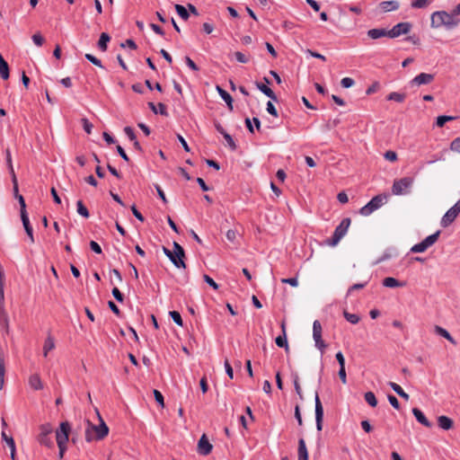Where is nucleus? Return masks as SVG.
I'll return each mask as SVG.
<instances>
[{
  "mask_svg": "<svg viewBox=\"0 0 460 460\" xmlns=\"http://www.w3.org/2000/svg\"><path fill=\"white\" fill-rule=\"evenodd\" d=\"M97 414L100 419L99 425H93L89 420L86 421L87 427L85 429V440L87 442H92L93 440H102L109 433V428L106 423L102 419L98 411Z\"/></svg>",
  "mask_w": 460,
  "mask_h": 460,
  "instance_id": "obj_1",
  "label": "nucleus"
},
{
  "mask_svg": "<svg viewBox=\"0 0 460 460\" xmlns=\"http://www.w3.org/2000/svg\"><path fill=\"white\" fill-rule=\"evenodd\" d=\"M459 19L453 16L452 13H447L445 11H438L431 15V27L438 28L445 25L448 29L456 27L459 23Z\"/></svg>",
  "mask_w": 460,
  "mask_h": 460,
  "instance_id": "obj_2",
  "label": "nucleus"
},
{
  "mask_svg": "<svg viewBox=\"0 0 460 460\" xmlns=\"http://www.w3.org/2000/svg\"><path fill=\"white\" fill-rule=\"evenodd\" d=\"M413 181L414 179L412 177H403L399 180H394L392 186V193L394 195H405L409 193Z\"/></svg>",
  "mask_w": 460,
  "mask_h": 460,
  "instance_id": "obj_3",
  "label": "nucleus"
},
{
  "mask_svg": "<svg viewBox=\"0 0 460 460\" xmlns=\"http://www.w3.org/2000/svg\"><path fill=\"white\" fill-rule=\"evenodd\" d=\"M387 196L385 194H379L372 198V199L360 208V214L363 216H369L375 210L381 208L385 202Z\"/></svg>",
  "mask_w": 460,
  "mask_h": 460,
  "instance_id": "obj_4",
  "label": "nucleus"
},
{
  "mask_svg": "<svg viewBox=\"0 0 460 460\" xmlns=\"http://www.w3.org/2000/svg\"><path fill=\"white\" fill-rule=\"evenodd\" d=\"M350 223L351 220L349 217L343 218L340 225L335 228L333 235L332 236V239L329 241V244L336 245L340 242V240L346 234L350 226Z\"/></svg>",
  "mask_w": 460,
  "mask_h": 460,
  "instance_id": "obj_5",
  "label": "nucleus"
},
{
  "mask_svg": "<svg viewBox=\"0 0 460 460\" xmlns=\"http://www.w3.org/2000/svg\"><path fill=\"white\" fill-rule=\"evenodd\" d=\"M439 234L440 231H437L436 233L427 236L422 242L413 245L410 249V252L416 253L425 252L429 247H430L438 241Z\"/></svg>",
  "mask_w": 460,
  "mask_h": 460,
  "instance_id": "obj_6",
  "label": "nucleus"
},
{
  "mask_svg": "<svg viewBox=\"0 0 460 460\" xmlns=\"http://www.w3.org/2000/svg\"><path fill=\"white\" fill-rule=\"evenodd\" d=\"M40 435L38 438V441L40 445L45 446L49 448H51L54 447L53 440L49 437V435L52 433V427L49 423H45L40 425Z\"/></svg>",
  "mask_w": 460,
  "mask_h": 460,
  "instance_id": "obj_7",
  "label": "nucleus"
},
{
  "mask_svg": "<svg viewBox=\"0 0 460 460\" xmlns=\"http://www.w3.org/2000/svg\"><path fill=\"white\" fill-rule=\"evenodd\" d=\"M322 332H323L322 324L318 320H315L313 323V338H314V341L315 343V347L318 349H320L322 353H323L327 345L322 339Z\"/></svg>",
  "mask_w": 460,
  "mask_h": 460,
  "instance_id": "obj_8",
  "label": "nucleus"
},
{
  "mask_svg": "<svg viewBox=\"0 0 460 460\" xmlns=\"http://www.w3.org/2000/svg\"><path fill=\"white\" fill-rule=\"evenodd\" d=\"M459 213L460 199L452 208H450L443 216L440 222L441 226L443 227H447L448 226H450L455 221Z\"/></svg>",
  "mask_w": 460,
  "mask_h": 460,
  "instance_id": "obj_9",
  "label": "nucleus"
},
{
  "mask_svg": "<svg viewBox=\"0 0 460 460\" xmlns=\"http://www.w3.org/2000/svg\"><path fill=\"white\" fill-rule=\"evenodd\" d=\"M411 29L410 22H399L388 31L389 38H396L402 34H407Z\"/></svg>",
  "mask_w": 460,
  "mask_h": 460,
  "instance_id": "obj_10",
  "label": "nucleus"
},
{
  "mask_svg": "<svg viewBox=\"0 0 460 460\" xmlns=\"http://www.w3.org/2000/svg\"><path fill=\"white\" fill-rule=\"evenodd\" d=\"M314 402L316 429L318 431H321L323 429V407L317 392L315 393Z\"/></svg>",
  "mask_w": 460,
  "mask_h": 460,
  "instance_id": "obj_11",
  "label": "nucleus"
},
{
  "mask_svg": "<svg viewBox=\"0 0 460 460\" xmlns=\"http://www.w3.org/2000/svg\"><path fill=\"white\" fill-rule=\"evenodd\" d=\"M434 80V75L432 74H427V73H420V75H416L411 82L410 84L411 86L417 85L420 86L421 84H429Z\"/></svg>",
  "mask_w": 460,
  "mask_h": 460,
  "instance_id": "obj_12",
  "label": "nucleus"
},
{
  "mask_svg": "<svg viewBox=\"0 0 460 460\" xmlns=\"http://www.w3.org/2000/svg\"><path fill=\"white\" fill-rule=\"evenodd\" d=\"M212 445L207 436L203 434L198 443V451L202 456H208L212 451Z\"/></svg>",
  "mask_w": 460,
  "mask_h": 460,
  "instance_id": "obj_13",
  "label": "nucleus"
},
{
  "mask_svg": "<svg viewBox=\"0 0 460 460\" xmlns=\"http://www.w3.org/2000/svg\"><path fill=\"white\" fill-rule=\"evenodd\" d=\"M0 332L9 333V322L4 310V300H0Z\"/></svg>",
  "mask_w": 460,
  "mask_h": 460,
  "instance_id": "obj_14",
  "label": "nucleus"
},
{
  "mask_svg": "<svg viewBox=\"0 0 460 460\" xmlns=\"http://www.w3.org/2000/svg\"><path fill=\"white\" fill-rule=\"evenodd\" d=\"M255 85L266 96H268L269 98H270L274 102H278L277 95L275 94V93L267 84L256 81L255 82Z\"/></svg>",
  "mask_w": 460,
  "mask_h": 460,
  "instance_id": "obj_15",
  "label": "nucleus"
},
{
  "mask_svg": "<svg viewBox=\"0 0 460 460\" xmlns=\"http://www.w3.org/2000/svg\"><path fill=\"white\" fill-rule=\"evenodd\" d=\"M412 413H413L414 417L416 418V420L423 426H425L427 428H430L432 426L431 422L426 418L424 413L420 409L413 408Z\"/></svg>",
  "mask_w": 460,
  "mask_h": 460,
  "instance_id": "obj_16",
  "label": "nucleus"
},
{
  "mask_svg": "<svg viewBox=\"0 0 460 460\" xmlns=\"http://www.w3.org/2000/svg\"><path fill=\"white\" fill-rule=\"evenodd\" d=\"M438 425L440 429L448 430L453 428L454 421L449 417L442 415L438 418Z\"/></svg>",
  "mask_w": 460,
  "mask_h": 460,
  "instance_id": "obj_17",
  "label": "nucleus"
},
{
  "mask_svg": "<svg viewBox=\"0 0 460 460\" xmlns=\"http://www.w3.org/2000/svg\"><path fill=\"white\" fill-rule=\"evenodd\" d=\"M154 249L155 250V252H153L152 250H148L147 252V254L149 256H160V251H162L164 252V255H166L168 257V259H175V257H173V254H172V251L169 250L168 248L164 247V246H160V247H156V246H154Z\"/></svg>",
  "mask_w": 460,
  "mask_h": 460,
  "instance_id": "obj_18",
  "label": "nucleus"
},
{
  "mask_svg": "<svg viewBox=\"0 0 460 460\" xmlns=\"http://www.w3.org/2000/svg\"><path fill=\"white\" fill-rule=\"evenodd\" d=\"M29 385L33 390H41L43 384L39 374H33L29 377Z\"/></svg>",
  "mask_w": 460,
  "mask_h": 460,
  "instance_id": "obj_19",
  "label": "nucleus"
},
{
  "mask_svg": "<svg viewBox=\"0 0 460 460\" xmlns=\"http://www.w3.org/2000/svg\"><path fill=\"white\" fill-rule=\"evenodd\" d=\"M380 8L384 12H390V11H395L399 8L400 4L397 1L391 0V1H383L379 4Z\"/></svg>",
  "mask_w": 460,
  "mask_h": 460,
  "instance_id": "obj_20",
  "label": "nucleus"
},
{
  "mask_svg": "<svg viewBox=\"0 0 460 460\" xmlns=\"http://www.w3.org/2000/svg\"><path fill=\"white\" fill-rule=\"evenodd\" d=\"M298 460H308V452L304 438L298 440Z\"/></svg>",
  "mask_w": 460,
  "mask_h": 460,
  "instance_id": "obj_21",
  "label": "nucleus"
},
{
  "mask_svg": "<svg viewBox=\"0 0 460 460\" xmlns=\"http://www.w3.org/2000/svg\"><path fill=\"white\" fill-rule=\"evenodd\" d=\"M217 91L219 93V95L221 96V98L226 102L228 109L230 111H233L234 107H233L232 96L226 91H225L223 88H221L218 85L217 86Z\"/></svg>",
  "mask_w": 460,
  "mask_h": 460,
  "instance_id": "obj_22",
  "label": "nucleus"
},
{
  "mask_svg": "<svg viewBox=\"0 0 460 460\" xmlns=\"http://www.w3.org/2000/svg\"><path fill=\"white\" fill-rule=\"evenodd\" d=\"M0 75L4 80H7L10 76V69L8 63L4 59L0 54Z\"/></svg>",
  "mask_w": 460,
  "mask_h": 460,
  "instance_id": "obj_23",
  "label": "nucleus"
},
{
  "mask_svg": "<svg viewBox=\"0 0 460 460\" xmlns=\"http://www.w3.org/2000/svg\"><path fill=\"white\" fill-rule=\"evenodd\" d=\"M367 36L373 40L388 37V31L385 29H371L367 31Z\"/></svg>",
  "mask_w": 460,
  "mask_h": 460,
  "instance_id": "obj_24",
  "label": "nucleus"
},
{
  "mask_svg": "<svg viewBox=\"0 0 460 460\" xmlns=\"http://www.w3.org/2000/svg\"><path fill=\"white\" fill-rule=\"evenodd\" d=\"M21 219L24 227V230L27 234V235L30 237L31 241L33 242V229L30 224L29 217L28 215H22L21 216Z\"/></svg>",
  "mask_w": 460,
  "mask_h": 460,
  "instance_id": "obj_25",
  "label": "nucleus"
},
{
  "mask_svg": "<svg viewBox=\"0 0 460 460\" xmlns=\"http://www.w3.org/2000/svg\"><path fill=\"white\" fill-rule=\"evenodd\" d=\"M55 348L54 338L49 334L46 338L43 345V356L46 358L48 353Z\"/></svg>",
  "mask_w": 460,
  "mask_h": 460,
  "instance_id": "obj_26",
  "label": "nucleus"
},
{
  "mask_svg": "<svg viewBox=\"0 0 460 460\" xmlns=\"http://www.w3.org/2000/svg\"><path fill=\"white\" fill-rule=\"evenodd\" d=\"M111 40V37L108 33L102 32L100 35L97 46L102 51H106L108 48V42Z\"/></svg>",
  "mask_w": 460,
  "mask_h": 460,
  "instance_id": "obj_27",
  "label": "nucleus"
},
{
  "mask_svg": "<svg viewBox=\"0 0 460 460\" xmlns=\"http://www.w3.org/2000/svg\"><path fill=\"white\" fill-rule=\"evenodd\" d=\"M173 257L175 259H185V252L181 245H180L178 243L173 242V251H172Z\"/></svg>",
  "mask_w": 460,
  "mask_h": 460,
  "instance_id": "obj_28",
  "label": "nucleus"
},
{
  "mask_svg": "<svg viewBox=\"0 0 460 460\" xmlns=\"http://www.w3.org/2000/svg\"><path fill=\"white\" fill-rule=\"evenodd\" d=\"M276 345L279 348H284L287 352L289 350L288 340H287V334H281L279 335L275 339Z\"/></svg>",
  "mask_w": 460,
  "mask_h": 460,
  "instance_id": "obj_29",
  "label": "nucleus"
},
{
  "mask_svg": "<svg viewBox=\"0 0 460 460\" xmlns=\"http://www.w3.org/2000/svg\"><path fill=\"white\" fill-rule=\"evenodd\" d=\"M402 254L399 252V251L396 248L390 247L385 250V252H384V254L382 255V257L380 259H384V260L392 259L394 257H399Z\"/></svg>",
  "mask_w": 460,
  "mask_h": 460,
  "instance_id": "obj_30",
  "label": "nucleus"
},
{
  "mask_svg": "<svg viewBox=\"0 0 460 460\" xmlns=\"http://www.w3.org/2000/svg\"><path fill=\"white\" fill-rule=\"evenodd\" d=\"M383 285L386 288H397V287H402L403 283H401L394 278L387 277V278L384 279Z\"/></svg>",
  "mask_w": 460,
  "mask_h": 460,
  "instance_id": "obj_31",
  "label": "nucleus"
},
{
  "mask_svg": "<svg viewBox=\"0 0 460 460\" xmlns=\"http://www.w3.org/2000/svg\"><path fill=\"white\" fill-rule=\"evenodd\" d=\"M174 8H175V11L176 13H178V15L183 19L184 21H187L190 17V13L188 12V10L186 9V7H184L183 5L181 4H176L174 5Z\"/></svg>",
  "mask_w": 460,
  "mask_h": 460,
  "instance_id": "obj_32",
  "label": "nucleus"
},
{
  "mask_svg": "<svg viewBox=\"0 0 460 460\" xmlns=\"http://www.w3.org/2000/svg\"><path fill=\"white\" fill-rule=\"evenodd\" d=\"M405 98H406L405 93H397V92H392L386 97V99L388 101H394L396 102H404Z\"/></svg>",
  "mask_w": 460,
  "mask_h": 460,
  "instance_id": "obj_33",
  "label": "nucleus"
},
{
  "mask_svg": "<svg viewBox=\"0 0 460 460\" xmlns=\"http://www.w3.org/2000/svg\"><path fill=\"white\" fill-rule=\"evenodd\" d=\"M77 213L84 217V218H88L90 217V213L87 208L84 205L82 200H78L76 202Z\"/></svg>",
  "mask_w": 460,
  "mask_h": 460,
  "instance_id": "obj_34",
  "label": "nucleus"
},
{
  "mask_svg": "<svg viewBox=\"0 0 460 460\" xmlns=\"http://www.w3.org/2000/svg\"><path fill=\"white\" fill-rule=\"evenodd\" d=\"M365 401L371 406L376 407L377 405V400L373 392H367L364 394Z\"/></svg>",
  "mask_w": 460,
  "mask_h": 460,
  "instance_id": "obj_35",
  "label": "nucleus"
},
{
  "mask_svg": "<svg viewBox=\"0 0 460 460\" xmlns=\"http://www.w3.org/2000/svg\"><path fill=\"white\" fill-rule=\"evenodd\" d=\"M343 315L345 319L352 324H357L360 320V317L358 314H350L347 311L343 312Z\"/></svg>",
  "mask_w": 460,
  "mask_h": 460,
  "instance_id": "obj_36",
  "label": "nucleus"
},
{
  "mask_svg": "<svg viewBox=\"0 0 460 460\" xmlns=\"http://www.w3.org/2000/svg\"><path fill=\"white\" fill-rule=\"evenodd\" d=\"M5 160H6V164L8 166L10 174H11V176H13V174H15V172H14V170H13L11 151H10L9 148H7L5 150Z\"/></svg>",
  "mask_w": 460,
  "mask_h": 460,
  "instance_id": "obj_37",
  "label": "nucleus"
},
{
  "mask_svg": "<svg viewBox=\"0 0 460 460\" xmlns=\"http://www.w3.org/2000/svg\"><path fill=\"white\" fill-rule=\"evenodd\" d=\"M454 119H455V118L452 116L441 115L437 118L436 124L438 127L441 128L446 124V122L451 121Z\"/></svg>",
  "mask_w": 460,
  "mask_h": 460,
  "instance_id": "obj_38",
  "label": "nucleus"
},
{
  "mask_svg": "<svg viewBox=\"0 0 460 460\" xmlns=\"http://www.w3.org/2000/svg\"><path fill=\"white\" fill-rule=\"evenodd\" d=\"M434 332L437 334V335H439L443 338H445L447 340V338H448L449 335H451L447 330H446L445 328L439 326V325H435L434 326Z\"/></svg>",
  "mask_w": 460,
  "mask_h": 460,
  "instance_id": "obj_39",
  "label": "nucleus"
},
{
  "mask_svg": "<svg viewBox=\"0 0 460 460\" xmlns=\"http://www.w3.org/2000/svg\"><path fill=\"white\" fill-rule=\"evenodd\" d=\"M170 316L172 317V321L179 326H182L183 325V322H182V319H181V316L179 312L177 311H171L169 313Z\"/></svg>",
  "mask_w": 460,
  "mask_h": 460,
  "instance_id": "obj_40",
  "label": "nucleus"
},
{
  "mask_svg": "<svg viewBox=\"0 0 460 460\" xmlns=\"http://www.w3.org/2000/svg\"><path fill=\"white\" fill-rule=\"evenodd\" d=\"M70 431V425L68 422H61L60 428L57 430V433L62 434L64 436L68 437Z\"/></svg>",
  "mask_w": 460,
  "mask_h": 460,
  "instance_id": "obj_41",
  "label": "nucleus"
},
{
  "mask_svg": "<svg viewBox=\"0 0 460 460\" xmlns=\"http://www.w3.org/2000/svg\"><path fill=\"white\" fill-rule=\"evenodd\" d=\"M430 3L429 0H412L411 7L412 8H425Z\"/></svg>",
  "mask_w": 460,
  "mask_h": 460,
  "instance_id": "obj_42",
  "label": "nucleus"
},
{
  "mask_svg": "<svg viewBox=\"0 0 460 460\" xmlns=\"http://www.w3.org/2000/svg\"><path fill=\"white\" fill-rule=\"evenodd\" d=\"M224 138L226 139L227 145L231 148V150L235 151L237 149V146L235 142L234 141L231 135H229L227 132L223 135Z\"/></svg>",
  "mask_w": 460,
  "mask_h": 460,
  "instance_id": "obj_43",
  "label": "nucleus"
},
{
  "mask_svg": "<svg viewBox=\"0 0 460 460\" xmlns=\"http://www.w3.org/2000/svg\"><path fill=\"white\" fill-rule=\"evenodd\" d=\"M56 440H57L58 447H61V445L66 446V443L68 441V437L64 436L59 433H56Z\"/></svg>",
  "mask_w": 460,
  "mask_h": 460,
  "instance_id": "obj_44",
  "label": "nucleus"
},
{
  "mask_svg": "<svg viewBox=\"0 0 460 460\" xmlns=\"http://www.w3.org/2000/svg\"><path fill=\"white\" fill-rule=\"evenodd\" d=\"M204 281L208 284L213 289L217 290L219 286L215 282V280L210 278L208 275L204 274L203 275Z\"/></svg>",
  "mask_w": 460,
  "mask_h": 460,
  "instance_id": "obj_45",
  "label": "nucleus"
},
{
  "mask_svg": "<svg viewBox=\"0 0 460 460\" xmlns=\"http://www.w3.org/2000/svg\"><path fill=\"white\" fill-rule=\"evenodd\" d=\"M32 40H33L34 44L39 47L42 46L45 41L44 38L42 37V35L40 32H37L32 35Z\"/></svg>",
  "mask_w": 460,
  "mask_h": 460,
  "instance_id": "obj_46",
  "label": "nucleus"
},
{
  "mask_svg": "<svg viewBox=\"0 0 460 460\" xmlns=\"http://www.w3.org/2000/svg\"><path fill=\"white\" fill-rule=\"evenodd\" d=\"M81 122H82V125H83V128H84V131L87 134H91L92 128L93 127V124L86 118H83L81 119Z\"/></svg>",
  "mask_w": 460,
  "mask_h": 460,
  "instance_id": "obj_47",
  "label": "nucleus"
},
{
  "mask_svg": "<svg viewBox=\"0 0 460 460\" xmlns=\"http://www.w3.org/2000/svg\"><path fill=\"white\" fill-rule=\"evenodd\" d=\"M85 58L90 61L94 66H97L99 67H102V62L100 59H98L96 57H94L92 54H85Z\"/></svg>",
  "mask_w": 460,
  "mask_h": 460,
  "instance_id": "obj_48",
  "label": "nucleus"
},
{
  "mask_svg": "<svg viewBox=\"0 0 460 460\" xmlns=\"http://www.w3.org/2000/svg\"><path fill=\"white\" fill-rule=\"evenodd\" d=\"M294 387H295L296 393L299 395V397L301 399H303L302 389H301V386L299 385L298 376L296 374L294 376Z\"/></svg>",
  "mask_w": 460,
  "mask_h": 460,
  "instance_id": "obj_49",
  "label": "nucleus"
},
{
  "mask_svg": "<svg viewBox=\"0 0 460 460\" xmlns=\"http://www.w3.org/2000/svg\"><path fill=\"white\" fill-rule=\"evenodd\" d=\"M154 396H155V399L156 401V402L161 405L162 407L164 406V396L162 394L161 392H159L158 390L155 389L154 390Z\"/></svg>",
  "mask_w": 460,
  "mask_h": 460,
  "instance_id": "obj_50",
  "label": "nucleus"
},
{
  "mask_svg": "<svg viewBox=\"0 0 460 460\" xmlns=\"http://www.w3.org/2000/svg\"><path fill=\"white\" fill-rule=\"evenodd\" d=\"M19 201V204H20V212H21V216L22 215H28L27 211H26V204H25V200H24V198L21 195L19 197L16 198Z\"/></svg>",
  "mask_w": 460,
  "mask_h": 460,
  "instance_id": "obj_51",
  "label": "nucleus"
},
{
  "mask_svg": "<svg viewBox=\"0 0 460 460\" xmlns=\"http://www.w3.org/2000/svg\"><path fill=\"white\" fill-rule=\"evenodd\" d=\"M450 149L460 154V137L455 138L450 144Z\"/></svg>",
  "mask_w": 460,
  "mask_h": 460,
  "instance_id": "obj_52",
  "label": "nucleus"
},
{
  "mask_svg": "<svg viewBox=\"0 0 460 460\" xmlns=\"http://www.w3.org/2000/svg\"><path fill=\"white\" fill-rule=\"evenodd\" d=\"M121 48L128 47L131 49H137V46L132 39H128L124 42L120 43Z\"/></svg>",
  "mask_w": 460,
  "mask_h": 460,
  "instance_id": "obj_53",
  "label": "nucleus"
},
{
  "mask_svg": "<svg viewBox=\"0 0 460 460\" xmlns=\"http://www.w3.org/2000/svg\"><path fill=\"white\" fill-rule=\"evenodd\" d=\"M112 296L119 303L123 302V300H124V296L119 291V289L118 288H113V289H112Z\"/></svg>",
  "mask_w": 460,
  "mask_h": 460,
  "instance_id": "obj_54",
  "label": "nucleus"
},
{
  "mask_svg": "<svg viewBox=\"0 0 460 460\" xmlns=\"http://www.w3.org/2000/svg\"><path fill=\"white\" fill-rule=\"evenodd\" d=\"M224 365H225V369H226V375L229 376V378L233 379L234 378V371H233V367L230 365L228 359L225 360Z\"/></svg>",
  "mask_w": 460,
  "mask_h": 460,
  "instance_id": "obj_55",
  "label": "nucleus"
},
{
  "mask_svg": "<svg viewBox=\"0 0 460 460\" xmlns=\"http://www.w3.org/2000/svg\"><path fill=\"white\" fill-rule=\"evenodd\" d=\"M379 88H380V84L378 82H375L367 89L366 93L367 95H370V94L376 93V91H378Z\"/></svg>",
  "mask_w": 460,
  "mask_h": 460,
  "instance_id": "obj_56",
  "label": "nucleus"
},
{
  "mask_svg": "<svg viewBox=\"0 0 460 460\" xmlns=\"http://www.w3.org/2000/svg\"><path fill=\"white\" fill-rule=\"evenodd\" d=\"M186 65L193 71H199V66L195 64V62L188 56L185 57Z\"/></svg>",
  "mask_w": 460,
  "mask_h": 460,
  "instance_id": "obj_57",
  "label": "nucleus"
},
{
  "mask_svg": "<svg viewBox=\"0 0 460 460\" xmlns=\"http://www.w3.org/2000/svg\"><path fill=\"white\" fill-rule=\"evenodd\" d=\"M1 436L10 448L15 447L14 440L12 437H8L4 431L2 432Z\"/></svg>",
  "mask_w": 460,
  "mask_h": 460,
  "instance_id": "obj_58",
  "label": "nucleus"
},
{
  "mask_svg": "<svg viewBox=\"0 0 460 460\" xmlns=\"http://www.w3.org/2000/svg\"><path fill=\"white\" fill-rule=\"evenodd\" d=\"M234 57L238 62L243 63V64H245L249 61V58L240 51H236L234 53Z\"/></svg>",
  "mask_w": 460,
  "mask_h": 460,
  "instance_id": "obj_59",
  "label": "nucleus"
},
{
  "mask_svg": "<svg viewBox=\"0 0 460 460\" xmlns=\"http://www.w3.org/2000/svg\"><path fill=\"white\" fill-rule=\"evenodd\" d=\"M354 80L350 77H344L341 81V84L344 88L351 87L354 84Z\"/></svg>",
  "mask_w": 460,
  "mask_h": 460,
  "instance_id": "obj_60",
  "label": "nucleus"
},
{
  "mask_svg": "<svg viewBox=\"0 0 460 460\" xmlns=\"http://www.w3.org/2000/svg\"><path fill=\"white\" fill-rule=\"evenodd\" d=\"M385 158L390 162L397 161V154L394 151H386L385 153Z\"/></svg>",
  "mask_w": 460,
  "mask_h": 460,
  "instance_id": "obj_61",
  "label": "nucleus"
},
{
  "mask_svg": "<svg viewBox=\"0 0 460 460\" xmlns=\"http://www.w3.org/2000/svg\"><path fill=\"white\" fill-rule=\"evenodd\" d=\"M390 404L396 410L400 409V403L394 395L389 394L387 396Z\"/></svg>",
  "mask_w": 460,
  "mask_h": 460,
  "instance_id": "obj_62",
  "label": "nucleus"
},
{
  "mask_svg": "<svg viewBox=\"0 0 460 460\" xmlns=\"http://www.w3.org/2000/svg\"><path fill=\"white\" fill-rule=\"evenodd\" d=\"M267 111L274 116V117H278L279 114H278V111H277V109L275 108V106L273 105V103L271 102H267V108H266Z\"/></svg>",
  "mask_w": 460,
  "mask_h": 460,
  "instance_id": "obj_63",
  "label": "nucleus"
},
{
  "mask_svg": "<svg viewBox=\"0 0 460 460\" xmlns=\"http://www.w3.org/2000/svg\"><path fill=\"white\" fill-rule=\"evenodd\" d=\"M124 132H125V134L128 137V138L131 141H134V140L137 139L135 132H134V130H133V128L131 127H125L124 128Z\"/></svg>",
  "mask_w": 460,
  "mask_h": 460,
  "instance_id": "obj_64",
  "label": "nucleus"
}]
</instances>
